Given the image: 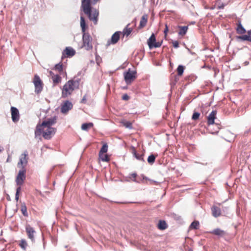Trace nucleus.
<instances>
[{
	"label": "nucleus",
	"instance_id": "1",
	"mask_svg": "<svg viewBox=\"0 0 251 251\" xmlns=\"http://www.w3.org/2000/svg\"><path fill=\"white\" fill-rule=\"evenodd\" d=\"M56 128L45 125V123L38 125L35 131L36 135H42L45 139H50L55 133Z\"/></svg>",
	"mask_w": 251,
	"mask_h": 251
},
{
	"label": "nucleus",
	"instance_id": "2",
	"mask_svg": "<svg viewBox=\"0 0 251 251\" xmlns=\"http://www.w3.org/2000/svg\"><path fill=\"white\" fill-rule=\"evenodd\" d=\"M79 82L77 80H70L63 86L62 89V97L67 98L70 96L74 91L79 87Z\"/></svg>",
	"mask_w": 251,
	"mask_h": 251
},
{
	"label": "nucleus",
	"instance_id": "3",
	"mask_svg": "<svg viewBox=\"0 0 251 251\" xmlns=\"http://www.w3.org/2000/svg\"><path fill=\"white\" fill-rule=\"evenodd\" d=\"M33 82L35 86V92L37 94L40 93L43 89V84L37 75H34Z\"/></svg>",
	"mask_w": 251,
	"mask_h": 251
},
{
	"label": "nucleus",
	"instance_id": "4",
	"mask_svg": "<svg viewBox=\"0 0 251 251\" xmlns=\"http://www.w3.org/2000/svg\"><path fill=\"white\" fill-rule=\"evenodd\" d=\"M28 153L26 151L22 154L19 158V162L17 164V167L21 169H24L25 167L27 164Z\"/></svg>",
	"mask_w": 251,
	"mask_h": 251
},
{
	"label": "nucleus",
	"instance_id": "5",
	"mask_svg": "<svg viewBox=\"0 0 251 251\" xmlns=\"http://www.w3.org/2000/svg\"><path fill=\"white\" fill-rule=\"evenodd\" d=\"M136 72L134 70L128 69V71L125 73L124 77L127 84L130 83L136 78Z\"/></svg>",
	"mask_w": 251,
	"mask_h": 251
},
{
	"label": "nucleus",
	"instance_id": "6",
	"mask_svg": "<svg viewBox=\"0 0 251 251\" xmlns=\"http://www.w3.org/2000/svg\"><path fill=\"white\" fill-rule=\"evenodd\" d=\"M91 40L92 39L90 36L89 34L84 32L83 35V47L86 50H89L92 48Z\"/></svg>",
	"mask_w": 251,
	"mask_h": 251
},
{
	"label": "nucleus",
	"instance_id": "7",
	"mask_svg": "<svg viewBox=\"0 0 251 251\" xmlns=\"http://www.w3.org/2000/svg\"><path fill=\"white\" fill-rule=\"evenodd\" d=\"M25 179V170L21 169L16 177V181L18 185L21 186Z\"/></svg>",
	"mask_w": 251,
	"mask_h": 251
},
{
	"label": "nucleus",
	"instance_id": "8",
	"mask_svg": "<svg viewBox=\"0 0 251 251\" xmlns=\"http://www.w3.org/2000/svg\"><path fill=\"white\" fill-rule=\"evenodd\" d=\"M148 45L150 49L153 48H158L161 45L159 42H156L155 37L154 34H152L150 38L148 40Z\"/></svg>",
	"mask_w": 251,
	"mask_h": 251
},
{
	"label": "nucleus",
	"instance_id": "9",
	"mask_svg": "<svg viewBox=\"0 0 251 251\" xmlns=\"http://www.w3.org/2000/svg\"><path fill=\"white\" fill-rule=\"evenodd\" d=\"M11 118L13 122H17L19 120L20 114L18 109L13 106L11 107Z\"/></svg>",
	"mask_w": 251,
	"mask_h": 251
},
{
	"label": "nucleus",
	"instance_id": "10",
	"mask_svg": "<svg viewBox=\"0 0 251 251\" xmlns=\"http://www.w3.org/2000/svg\"><path fill=\"white\" fill-rule=\"evenodd\" d=\"M73 107V104L71 102L67 100L65 101L62 105L61 108V112L63 113H66L69 110Z\"/></svg>",
	"mask_w": 251,
	"mask_h": 251
},
{
	"label": "nucleus",
	"instance_id": "11",
	"mask_svg": "<svg viewBox=\"0 0 251 251\" xmlns=\"http://www.w3.org/2000/svg\"><path fill=\"white\" fill-rule=\"evenodd\" d=\"M217 111L213 110L208 116L207 118V124L209 125L214 124V120L216 118Z\"/></svg>",
	"mask_w": 251,
	"mask_h": 251
},
{
	"label": "nucleus",
	"instance_id": "12",
	"mask_svg": "<svg viewBox=\"0 0 251 251\" xmlns=\"http://www.w3.org/2000/svg\"><path fill=\"white\" fill-rule=\"evenodd\" d=\"M82 7L85 14L88 15L91 12V8L90 7V3L89 1H87L86 2H82Z\"/></svg>",
	"mask_w": 251,
	"mask_h": 251
},
{
	"label": "nucleus",
	"instance_id": "13",
	"mask_svg": "<svg viewBox=\"0 0 251 251\" xmlns=\"http://www.w3.org/2000/svg\"><path fill=\"white\" fill-rule=\"evenodd\" d=\"M212 215L215 217H218L221 215V209L217 206H213L211 208Z\"/></svg>",
	"mask_w": 251,
	"mask_h": 251
},
{
	"label": "nucleus",
	"instance_id": "14",
	"mask_svg": "<svg viewBox=\"0 0 251 251\" xmlns=\"http://www.w3.org/2000/svg\"><path fill=\"white\" fill-rule=\"evenodd\" d=\"M56 123V118L54 117L48 119L47 120L44 121L42 123H45V125L51 126L52 125Z\"/></svg>",
	"mask_w": 251,
	"mask_h": 251
},
{
	"label": "nucleus",
	"instance_id": "15",
	"mask_svg": "<svg viewBox=\"0 0 251 251\" xmlns=\"http://www.w3.org/2000/svg\"><path fill=\"white\" fill-rule=\"evenodd\" d=\"M99 15V12L95 10L93 12V13H91V12H90V14H88L87 15L88 16L89 19L94 21L96 24L97 22V17Z\"/></svg>",
	"mask_w": 251,
	"mask_h": 251
},
{
	"label": "nucleus",
	"instance_id": "16",
	"mask_svg": "<svg viewBox=\"0 0 251 251\" xmlns=\"http://www.w3.org/2000/svg\"><path fill=\"white\" fill-rule=\"evenodd\" d=\"M50 74L51 76V78L54 83H58L61 81V78L58 75H54L51 71L50 72Z\"/></svg>",
	"mask_w": 251,
	"mask_h": 251
},
{
	"label": "nucleus",
	"instance_id": "17",
	"mask_svg": "<svg viewBox=\"0 0 251 251\" xmlns=\"http://www.w3.org/2000/svg\"><path fill=\"white\" fill-rule=\"evenodd\" d=\"M120 38V32H116L113 34L111 39V43L113 44H116Z\"/></svg>",
	"mask_w": 251,
	"mask_h": 251
},
{
	"label": "nucleus",
	"instance_id": "18",
	"mask_svg": "<svg viewBox=\"0 0 251 251\" xmlns=\"http://www.w3.org/2000/svg\"><path fill=\"white\" fill-rule=\"evenodd\" d=\"M147 20H148L147 15H144L142 17L140 22V25H139V27L140 28H143L146 25V24L147 23Z\"/></svg>",
	"mask_w": 251,
	"mask_h": 251
},
{
	"label": "nucleus",
	"instance_id": "19",
	"mask_svg": "<svg viewBox=\"0 0 251 251\" xmlns=\"http://www.w3.org/2000/svg\"><path fill=\"white\" fill-rule=\"evenodd\" d=\"M64 53L69 56H72L75 54V50L71 47H67L64 50Z\"/></svg>",
	"mask_w": 251,
	"mask_h": 251
},
{
	"label": "nucleus",
	"instance_id": "20",
	"mask_svg": "<svg viewBox=\"0 0 251 251\" xmlns=\"http://www.w3.org/2000/svg\"><path fill=\"white\" fill-rule=\"evenodd\" d=\"M93 126L92 123H84L81 126V129L85 131H87L89 128Z\"/></svg>",
	"mask_w": 251,
	"mask_h": 251
},
{
	"label": "nucleus",
	"instance_id": "21",
	"mask_svg": "<svg viewBox=\"0 0 251 251\" xmlns=\"http://www.w3.org/2000/svg\"><path fill=\"white\" fill-rule=\"evenodd\" d=\"M157 227L159 229H165L167 228V224L165 221L160 220L157 224Z\"/></svg>",
	"mask_w": 251,
	"mask_h": 251
},
{
	"label": "nucleus",
	"instance_id": "22",
	"mask_svg": "<svg viewBox=\"0 0 251 251\" xmlns=\"http://www.w3.org/2000/svg\"><path fill=\"white\" fill-rule=\"evenodd\" d=\"M212 234H214L215 235H221L226 234V231L224 230H221L219 228H217L214 230L212 232H210Z\"/></svg>",
	"mask_w": 251,
	"mask_h": 251
},
{
	"label": "nucleus",
	"instance_id": "23",
	"mask_svg": "<svg viewBox=\"0 0 251 251\" xmlns=\"http://www.w3.org/2000/svg\"><path fill=\"white\" fill-rule=\"evenodd\" d=\"M180 30L178 32L179 35L183 36L185 35L187 31L188 26H179Z\"/></svg>",
	"mask_w": 251,
	"mask_h": 251
},
{
	"label": "nucleus",
	"instance_id": "24",
	"mask_svg": "<svg viewBox=\"0 0 251 251\" xmlns=\"http://www.w3.org/2000/svg\"><path fill=\"white\" fill-rule=\"evenodd\" d=\"M132 153L133 154L134 156L139 160H143V155H138L137 154L135 149L134 147L132 148Z\"/></svg>",
	"mask_w": 251,
	"mask_h": 251
},
{
	"label": "nucleus",
	"instance_id": "25",
	"mask_svg": "<svg viewBox=\"0 0 251 251\" xmlns=\"http://www.w3.org/2000/svg\"><path fill=\"white\" fill-rule=\"evenodd\" d=\"M26 231L28 235H32L35 233L33 228L29 225L26 226Z\"/></svg>",
	"mask_w": 251,
	"mask_h": 251
},
{
	"label": "nucleus",
	"instance_id": "26",
	"mask_svg": "<svg viewBox=\"0 0 251 251\" xmlns=\"http://www.w3.org/2000/svg\"><path fill=\"white\" fill-rule=\"evenodd\" d=\"M80 26L82 28V31L84 33L85 30V23L84 18L81 16L80 17Z\"/></svg>",
	"mask_w": 251,
	"mask_h": 251
},
{
	"label": "nucleus",
	"instance_id": "27",
	"mask_svg": "<svg viewBox=\"0 0 251 251\" xmlns=\"http://www.w3.org/2000/svg\"><path fill=\"white\" fill-rule=\"evenodd\" d=\"M19 246L24 250H25L27 246V244L25 240H22L19 244Z\"/></svg>",
	"mask_w": 251,
	"mask_h": 251
},
{
	"label": "nucleus",
	"instance_id": "28",
	"mask_svg": "<svg viewBox=\"0 0 251 251\" xmlns=\"http://www.w3.org/2000/svg\"><path fill=\"white\" fill-rule=\"evenodd\" d=\"M99 157L103 161H108L109 160L107 155L104 153L99 154Z\"/></svg>",
	"mask_w": 251,
	"mask_h": 251
},
{
	"label": "nucleus",
	"instance_id": "29",
	"mask_svg": "<svg viewBox=\"0 0 251 251\" xmlns=\"http://www.w3.org/2000/svg\"><path fill=\"white\" fill-rule=\"evenodd\" d=\"M107 150H108V146L107 145L105 144H104L102 148H101L100 151V152H99V154H102V153H106L107 151Z\"/></svg>",
	"mask_w": 251,
	"mask_h": 251
},
{
	"label": "nucleus",
	"instance_id": "30",
	"mask_svg": "<svg viewBox=\"0 0 251 251\" xmlns=\"http://www.w3.org/2000/svg\"><path fill=\"white\" fill-rule=\"evenodd\" d=\"M237 32L240 34L245 33L246 30L241 24H239L237 28Z\"/></svg>",
	"mask_w": 251,
	"mask_h": 251
},
{
	"label": "nucleus",
	"instance_id": "31",
	"mask_svg": "<svg viewBox=\"0 0 251 251\" xmlns=\"http://www.w3.org/2000/svg\"><path fill=\"white\" fill-rule=\"evenodd\" d=\"M21 211L24 216H27L26 207L25 204H22L21 205Z\"/></svg>",
	"mask_w": 251,
	"mask_h": 251
},
{
	"label": "nucleus",
	"instance_id": "32",
	"mask_svg": "<svg viewBox=\"0 0 251 251\" xmlns=\"http://www.w3.org/2000/svg\"><path fill=\"white\" fill-rule=\"evenodd\" d=\"M199 225V223L198 221L193 222L190 226L191 229H197Z\"/></svg>",
	"mask_w": 251,
	"mask_h": 251
},
{
	"label": "nucleus",
	"instance_id": "33",
	"mask_svg": "<svg viewBox=\"0 0 251 251\" xmlns=\"http://www.w3.org/2000/svg\"><path fill=\"white\" fill-rule=\"evenodd\" d=\"M184 67L182 65H179L177 69V74L179 75H181L184 72Z\"/></svg>",
	"mask_w": 251,
	"mask_h": 251
},
{
	"label": "nucleus",
	"instance_id": "34",
	"mask_svg": "<svg viewBox=\"0 0 251 251\" xmlns=\"http://www.w3.org/2000/svg\"><path fill=\"white\" fill-rule=\"evenodd\" d=\"M201 114L199 112H194L192 116V119L193 120L196 121L200 118Z\"/></svg>",
	"mask_w": 251,
	"mask_h": 251
},
{
	"label": "nucleus",
	"instance_id": "35",
	"mask_svg": "<svg viewBox=\"0 0 251 251\" xmlns=\"http://www.w3.org/2000/svg\"><path fill=\"white\" fill-rule=\"evenodd\" d=\"M155 159V156L153 154H151L148 157V162L150 164H152L154 163Z\"/></svg>",
	"mask_w": 251,
	"mask_h": 251
},
{
	"label": "nucleus",
	"instance_id": "36",
	"mask_svg": "<svg viewBox=\"0 0 251 251\" xmlns=\"http://www.w3.org/2000/svg\"><path fill=\"white\" fill-rule=\"evenodd\" d=\"M240 38L244 40L251 41V37L249 35H245L242 37H240Z\"/></svg>",
	"mask_w": 251,
	"mask_h": 251
},
{
	"label": "nucleus",
	"instance_id": "37",
	"mask_svg": "<svg viewBox=\"0 0 251 251\" xmlns=\"http://www.w3.org/2000/svg\"><path fill=\"white\" fill-rule=\"evenodd\" d=\"M55 69L58 70L59 72L62 71V64H58L55 66Z\"/></svg>",
	"mask_w": 251,
	"mask_h": 251
},
{
	"label": "nucleus",
	"instance_id": "38",
	"mask_svg": "<svg viewBox=\"0 0 251 251\" xmlns=\"http://www.w3.org/2000/svg\"><path fill=\"white\" fill-rule=\"evenodd\" d=\"M131 32V30L130 28H128V29L126 28V29H125L124 30V34L126 35V36L129 35L130 34Z\"/></svg>",
	"mask_w": 251,
	"mask_h": 251
},
{
	"label": "nucleus",
	"instance_id": "39",
	"mask_svg": "<svg viewBox=\"0 0 251 251\" xmlns=\"http://www.w3.org/2000/svg\"><path fill=\"white\" fill-rule=\"evenodd\" d=\"M124 126L127 128H131V124L129 122H126L124 124Z\"/></svg>",
	"mask_w": 251,
	"mask_h": 251
},
{
	"label": "nucleus",
	"instance_id": "40",
	"mask_svg": "<svg viewBox=\"0 0 251 251\" xmlns=\"http://www.w3.org/2000/svg\"><path fill=\"white\" fill-rule=\"evenodd\" d=\"M173 44L174 47L175 48H177L178 47L179 44H178V41H176L173 42Z\"/></svg>",
	"mask_w": 251,
	"mask_h": 251
},
{
	"label": "nucleus",
	"instance_id": "41",
	"mask_svg": "<svg viewBox=\"0 0 251 251\" xmlns=\"http://www.w3.org/2000/svg\"><path fill=\"white\" fill-rule=\"evenodd\" d=\"M122 99L124 100H127L129 99V97L127 94H125L123 96Z\"/></svg>",
	"mask_w": 251,
	"mask_h": 251
},
{
	"label": "nucleus",
	"instance_id": "42",
	"mask_svg": "<svg viewBox=\"0 0 251 251\" xmlns=\"http://www.w3.org/2000/svg\"><path fill=\"white\" fill-rule=\"evenodd\" d=\"M168 31V27L167 25H165V29L164 31L165 35L166 36L167 32Z\"/></svg>",
	"mask_w": 251,
	"mask_h": 251
},
{
	"label": "nucleus",
	"instance_id": "43",
	"mask_svg": "<svg viewBox=\"0 0 251 251\" xmlns=\"http://www.w3.org/2000/svg\"><path fill=\"white\" fill-rule=\"evenodd\" d=\"M86 101V96H84L81 100V102L85 103Z\"/></svg>",
	"mask_w": 251,
	"mask_h": 251
},
{
	"label": "nucleus",
	"instance_id": "44",
	"mask_svg": "<svg viewBox=\"0 0 251 251\" xmlns=\"http://www.w3.org/2000/svg\"><path fill=\"white\" fill-rule=\"evenodd\" d=\"M20 190H21V187L20 186L19 187H18L17 188V190H16V194H19V193H20Z\"/></svg>",
	"mask_w": 251,
	"mask_h": 251
},
{
	"label": "nucleus",
	"instance_id": "45",
	"mask_svg": "<svg viewBox=\"0 0 251 251\" xmlns=\"http://www.w3.org/2000/svg\"><path fill=\"white\" fill-rule=\"evenodd\" d=\"M91 2L93 4H95L97 2H98L99 0H90Z\"/></svg>",
	"mask_w": 251,
	"mask_h": 251
},
{
	"label": "nucleus",
	"instance_id": "46",
	"mask_svg": "<svg viewBox=\"0 0 251 251\" xmlns=\"http://www.w3.org/2000/svg\"><path fill=\"white\" fill-rule=\"evenodd\" d=\"M224 7V5L223 4H222L221 5L218 6L219 9H223Z\"/></svg>",
	"mask_w": 251,
	"mask_h": 251
},
{
	"label": "nucleus",
	"instance_id": "47",
	"mask_svg": "<svg viewBox=\"0 0 251 251\" xmlns=\"http://www.w3.org/2000/svg\"><path fill=\"white\" fill-rule=\"evenodd\" d=\"M15 199L17 201H18L19 199V194H16Z\"/></svg>",
	"mask_w": 251,
	"mask_h": 251
},
{
	"label": "nucleus",
	"instance_id": "48",
	"mask_svg": "<svg viewBox=\"0 0 251 251\" xmlns=\"http://www.w3.org/2000/svg\"><path fill=\"white\" fill-rule=\"evenodd\" d=\"M248 33L249 35H251V29L248 31Z\"/></svg>",
	"mask_w": 251,
	"mask_h": 251
},
{
	"label": "nucleus",
	"instance_id": "49",
	"mask_svg": "<svg viewBox=\"0 0 251 251\" xmlns=\"http://www.w3.org/2000/svg\"><path fill=\"white\" fill-rule=\"evenodd\" d=\"M87 1L86 0H82V2H86Z\"/></svg>",
	"mask_w": 251,
	"mask_h": 251
},
{
	"label": "nucleus",
	"instance_id": "50",
	"mask_svg": "<svg viewBox=\"0 0 251 251\" xmlns=\"http://www.w3.org/2000/svg\"><path fill=\"white\" fill-rule=\"evenodd\" d=\"M31 238V239H32V238H33V236H29Z\"/></svg>",
	"mask_w": 251,
	"mask_h": 251
}]
</instances>
